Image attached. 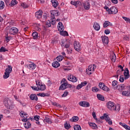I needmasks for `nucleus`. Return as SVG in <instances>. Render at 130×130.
I'll list each match as a JSON object with an SVG mask.
<instances>
[{
  "instance_id": "nucleus-36",
  "label": "nucleus",
  "mask_w": 130,
  "mask_h": 130,
  "mask_svg": "<svg viewBox=\"0 0 130 130\" xmlns=\"http://www.w3.org/2000/svg\"><path fill=\"white\" fill-rule=\"evenodd\" d=\"M5 8V2L0 1V10H3Z\"/></svg>"
},
{
  "instance_id": "nucleus-13",
  "label": "nucleus",
  "mask_w": 130,
  "mask_h": 130,
  "mask_svg": "<svg viewBox=\"0 0 130 130\" xmlns=\"http://www.w3.org/2000/svg\"><path fill=\"white\" fill-rule=\"evenodd\" d=\"M102 40L103 43L104 45H107L109 42L108 37L107 36H102Z\"/></svg>"
},
{
  "instance_id": "nucleus-2",
  "label": "nucleus",
  "mask_w": 130,
  "mask_h": 130,
  "mask_svg": "<svg viewBox=\"0 0 130 130\" xmlns=\"http://www.w3.org/2000/svg\"><path fill=\"white\" fill-rule=\"evenodd\" d=\"M107 107L108 108V109H110V110H116V108L118 107L117 110H120V105H118L117 106L115 105V104H114L113 102H109L107 104Z\"/></svg>"
},
{
  "instance_id": "nucleus-12",
  "label": "nucleus",
  "mask_w": 130,
  "mask_h": 130,
  "mask_svg": "<svg viewBox=\"0 0 130 130\" xmlns=\"http://www.w3.org/2000/svg\"><path fill=\"white\" fill-rule=\"evenodd\" d=\"M79 105L80 106H82V107H90V103L86 101L80 102Z\"/></svg>"
},
{
  "instance_id": "nucleus-20",
  "label": "nucleus",
  "mask_w": 130,
  "mask_h": 130,
  "mask_svg": "<svg viewBox=\"0 0 130 130\" xmlns=\"http://www.w3.org/2000/svg\"><path fill=\"white\" fill-rule=\"evenodd\" d=\"M84 8L85 10H90V3L88 2H84Z\"/></svg>"
},
{
  "instance_id": "nucleus-46",
  "label": "nucleus",
  "mask_w": 130,
  "mask_h": 130,
  "mask_svg": "<svg viewBox=\"0 0 130 130\" xmlns=\"http://www.w3.org/2000/svg\"><path fill=\"white\" fill-rule=\"evenodd\" d=\"M73 121L74 122H76V121H78L79 120V117L78 116H74L72 118Z\"/></svg>"
},
{
  "instance_id": "nucleus-4",
  "label": "nucleus",
  "mask_w": 130,
  "mask_h": 130,
  "mask_svg": "<svg viewBox=\"0 0 130 130\" xmlns=\"http://www.w3.org/2000/svg\"><path fill=\"white\" fill-rule=\"evenodd\" d=\"M3 104L6 107L7 109H11V106L12 105V102L10 99L6 98L3 100Z\"/></svg>"
},
{
  "instance_id": "nucleus-60",
  "label": "nucleus",
  "mask_w": 130,
  "mask_h": 130,
  "mask_svg": "<svg viewBox=\"0 0 130 130\" xmlns=\"http://www.w3.org/2000/svg\"><path fill=\"white\" fill-rule=\"evenodd\" d=\"M105 33L106 34V35H108L110 33V30L109 29H106L105 30Z\"/></svg>"
},
{
  "instance_id": "nucleus-24",
  "label": "nucleus",
  "mask_w": 130,
  "mask_h": 130,
  "mask_svg": "<svg viewBox=\"0 0 130 130\" xmlns=\"http://www.w3.org/2000/svg\"><path fill=\"white\" fill-rule=\"evenodd\" d=\"M31 100H36V101H38V97L35 94H31L29 96Z\"/></svg>"
},
{
  "instance_id": "nucleus-54",
  "label": "nucleus",
  "mask_w": 130,
  "mask_h": 130,
  "mask_svg": "<svg viewBox=\"0 0 130 130\" xmlns=\"http://www.w3.org/2000/svg\"><path fill=\"white\" fill-rule=\"evenodd\" d=\"M17 4H18V3L17 2V1L12 0V3H11V5L12 6H15V5H17Z\"/></svg>"
},
{
  "instance_id": "nucleus-3",
  "label": "nucleus",
  "mask_w": 130,
  "mask_h": 130,
  "mask_svg": "<svg viewBox=\"0 0 130 130\" xmlns=\"http://www.w3.org/2000/svg\"><path fill=\"white\" fill-rule=\"evenodd\" d=\"M105 10H106L107 12H108L109 15H115V14H117L118 11L117 10V8L115 7H112L110 9L107 6L104 7Z\"/></svg>"
},
{
  "instance_id": "nucleus-25",
  "label": "nucleus",
  "mask_w": 130,
  "mask_h": 130,
  "mask_svg": "<svg viewBox=\"0 0 130 130\" xmlns=\"http://www.w3.org/2000/svg\"><path fill=\"white\" fill-rule=\"evenodd\" d=\"M51 2L53 5L54 8H56L58 6V2L56 0H51Z\"/></svg>"
},
{
  "instance_id": "nucleus-17",
  "label": "nucleus",
  "mask_w": 130,
  "mask_h": 130,
  "mask_svg": "<svg viewBox=\"0 0 130 130\" xmlns=\"http://www.w3.org/2000/svg\"><path fill=\"white\" fill-rule=\"evenodd\" d=\"M42 14H43V12H42V10H39L37 12H36V17L37 18V19H41L42 17Z\"/></svg>"
},
{
  "instance_id": "nucleus-49",
  "label": "nucleus",
  "mask_w": 130,
  "mask_h": 130,
  "mask_svg": "<svg viewBox=\"0 0 130 130\" xmlns=\"http://www.w3.org/2000/svg\"><path fill=\"white\" fill-rule=\"evenodd\" d=\"M124 81V78L123 77V76H120L119 82H121V83H122Z\"/></svg>"
},
{
  "instance_id": "nucleus-52",
  "label": "nucleus",
  "mask_w": 130,
  "mask_h": 130,
  "mask_svg": "<svg viewBox=\"0 0 130 130\" xmlns=\"http://www.w3.org/2000/svg\"><path fill=\"white\" fill-rule=\"evenodd\" d=\"M123 127H124V128H125V129H126V130H130V127H129V126L127 125L126 124H125L124 125V126H123Z\"/></svg>"
},
{
  "instance_id": "nucleus-11",
  "label": "nucleus",
  "mask_w": 130,
  "mask_h": 130,
  "mask_svg": "<svg viewBox=\"0 0 130 130\" xmlns=\"http://www.w3.org/2000/svg\"><path fill=\"white\" fill-rule=\"evenodd\" d=\"M125 88H126V86L124 85V84H120L117 85L116 87H115L114 89L116 90V89H117L118 91L121 92V91H123Z\"/></svg>"
},
{
  "instance_id": "nucleus-59",
  "label": "nucleus",
  "mask_w": 130,
  "mask_h": 130,
  "mask_svg": "<svg viewBox=\"0 0 130 130\" xmlns=\"http://www.w3.org/2000/svg\"><path fill=\"white\" fill-rule=\"evenodd\" d=\"M92 115L94 119L97 120V118L96 117V113H95V112H92Z\"/></svg>"
},
{
  "instance_id": "nucleus-44",
  "label": "nucleus",
  "mask_w": 130,
  "mask_h": 130,
  "mask_svg": "<svg viewBox=\"0 0 130 130\" xmlns=\"http://www.w3.org/2000/svg\"><path fill=\"white\" fill-rule=\"evenodd\" d=\"M111 59L113 62H115V61L116 60V56L115 55V54L112 55Z\"/></svg>"
},
{
  "instance_id": "nucleus-7",
  "label": "nucleus",
  "mask_w": 130,
  "mask_h": 130,
  "mask_svg": "<svg viewBox=\"0 0 130 130\" xmlns=\"http://www.w3.org/2000/svg\"><path fill=\"white\" fill-rule=\"evenodd\" d=\"M68 80L69 81H70L71 82H73V83H76L78 81V78L76 77L75 76H74V75L72 74H70L68 77H67Z\"/></svg>"
},
{
  "instance_id": "nucleus-39",
  "label": "nucleus",
  "mask_w": 130,
  "mask_h": 130,
  "mask_svg": "<svg viewBox=\"0 0 130 130\" xmlns=\"http://www.w3.org/2000/svg\"><path fill=\"white\" fill-rule=\"evenodd\" d=\"M27 115V114H24V117H23L24 119H22V121L23 122H27V121H28V120H29V119L27 118L28 117Z\"/></svg>"
},
{
  "instance_id": "nucleus-19",
  "label": "nucleus",
  "mask_w": 130,
  "mask_h": 130,
  "mask_svg": "<svg viewBox=\"0 0 130 130\" xmlns=\"http://www.w3.org/2000/svg\"><path fill=\"white\" fill-rule=\"evenodd\" d=\"M93 27L96 31H99L100 30V25L97 22H94L93 23Z\"/></svg>"
},
{
  "instance_id": "nucleus-33",
  "label": "nucleus",
  "mask_w": 130,
  "mask_h": 130,
  "mask_svg": "<svg viewBox=\"0 0 130 130\" xmlns=\"http://www.w3.org/2000/svg\"><path fill=\"white\" fill-rule=\"evenodd\" d=\"M46 89V86L45 84H42L41 86L39 87V90L44 91Z\"/></svg>"
},
{
  "instance_id": "nucleus-30",
  "label": "nucleus",
  "mask_w": 130,
  "mask_h": 130,
  "mask_svg": "<svg viewBox=\"0 0 130 130\" xmlns=\"http://www.w3.org/2000/svg\"><path fill=\"white\" fill-rule=\"evenodd\" d=\"M24 125L25 128H30L31 127V123L30 122H26Z\"/></svg>"
},
{
  "instance_id": "nucleus-32",
  "label": "nucleus",
  "mask_w": 130,
  "mask_h": 130,
  "mask_svg": "<svg viewBox=\"0 0 130 130\" xmlns=\"http://www.w3.org/2000/svg\"><path fill=\"white\" fill-rule=\"evenodd\" d=\"M21 7H22V8H23L24 9H28V7H29V5L27 4L26 3H22L21 4Z\"/></svg>"
},
{
  "instance_id": "nucleus-14",
  "label": "nucleus",
  "mask_w": 130,
  "mask_h": 130,
  "mask_svg": "<svg viewBox=\"0 0 130 130\" xmlns=\"http://www.w3.org/2000/svg\"><path fill=\"white\" fill-rule=\"evenodd\" d=\"M88 84V82L87 81H84L83 82H81L80 84H78L77 86V90H80L81 88H83V87H85L87 84Z\"/></svg>"
},
{
  "instance_id": "nucleus-31",
  "label": "nucleus",
  "mask_w": 130,
  "mask_h": 130,
  "mask_svg": "<svg viewBox=\"0 0 130 130\" xmlns=\"http://www.w3.org/2000/svg\"><path fill=\"white\" fill-rule=\"evenodd\" d=\"M60 34L62 35V36H69V34L67 31H60Z\"/></svg>"
},
{
  "instance_id": "nucleus-6",
  "label": "nucleus",
  "mask_w": 130,
  "mask_h": 130,
  "mask_svg": "<svg viewBox=\"0 0 130 130\" xmlns=\"http://www.w3.org/2000/svg\"><path fill=\"white\" fill-rule=\"evenodd\" d=\"M95 64L90 65L88 66L87 69H86V73L87 75H91V74H93L95 71V69H96V67L94 66Z\"/></svg>"
},
{
  "instance_id": "nucleus-41",
  "label": "nucleus",
  "mask_w": 130,
  "mask_h": 130,
  "mask_svg": "<svg viewBox=\"0 0 130 130\" xmlns=\"http://www.w3.org/2000/svg\"><path fill=\"white\" fill-rule=\"evenodd\" d=\"M64 127L66 129H70V128H71V125L66 122V123L64 124Z\"/></svg>"
},
{
  "instance_id": "nucleus-28",
  "label": "nucleus",
  "mask_w": 130,
  "mask_h": 130,
  "mask_svg": "<svg viewBox=\"0 0 130 130\" xmlns=\"http://www.w3.org/2000/svg\"><path fill=\"white\" fill-rule=\"evenodd\" d=\"M89 124L93 129H97V128H98L97 125L95 123H89Z\"/></svg>"
},
{
  "instance_id": "nucleus-29",
  "label": "nucleus",
  "mask_w": 130,
  "mask_h": 130,
  "mask_svg": "<svg viewBox=\"0 0 130 130\" xmlns=\"http://www.w3.org/2000/svg\"><path fill=\"white\" fill-rule=\"evenodd\" d=\"M122 95L123 96H130V91H124L122 92Z\"/></svg>"
},
{
  "instance_id": "nucleus-57",
  "label": "nucleus",
  "mask_w": 130,
  "mask_h": 130,
  "mask_svg": "<svg viewBox=\"0 0 130 130\" xmlns=\"http://www.w3.org/2000/svg\"><path fill=\"white\" fill-rule=\"evenodd\" d=\"M82 4L81 3V2L80 1H77L76 2V7H78V6H81Z\"/></svg>"
},
{
  "instance_id": "nucleus-48",
  "label": "nucleus",
  "mask_w": 130,
  "mask_h": 130,
  "mask_svg": "<svg viewBox=\"0 0 130 130\" xmlns=\"http://www.w3.org/2000/svg\"><path fill=\"white\" fill-rule=\"evenodd\" d=\"M69 95V91H65L63 93V94L62 95V97H67Z\"/></svg>"
},
{
  "instance_id": "nucleus-45",
  "label": "nucleus",
  "mask_w": 130,
  "mask_h": 130,
  "mask_svg": "<svg viewBox=\"0 0 130 130\" xmlns=\"http://www.w3.org/2000/svg\"><path fill=\"white\" fill-rule=\"evenodd\" d=\"M8 51V49H6L5 47H2L0 49V52H6Z\"/></svg>"
},
{
  "instance_id": "nucleus-50",
  "label": "nucleus",
  "mask_w": 130,
  "mask_h": 130,
  "mask_svg": "<svg viewBox=\"0 0 130 130\" xmlns=\"http://www.w3.org/2000/svg\"><path fill=\"white\" fill-rule=\"evenodd\" d=\"M31 88L32 90H34V91H39V87H36V86H31Z\"/></svg>"
},
{
  "instance_id": "nucleus-64",
  "label": "nucleus",
  "mask_w": 130,
  "mask_h": 130,
  "mask_svg": "<svg viewBox=\"0 0 130 130\" xmlns=\"http://www.w3.org/2000/svg\"><path fill=\"white\" fill-rule=\"evenodd\" d=\"M70 47V43L66 44L64 46L65 48H69Z\"/></svg>"
},
{
  "instance_id": "nucleus-26",
  "label": "nucleus",
  "mask_w": 130,
  "mask_h": 130,
  "mask_svg": "<svg viewBox=\"0 0 130 130\" xmlns=\"http://www.w3.org/2000/svg\"><path fill=\"white\" fill-rule=\"evenodd\" d=\"M52 66L53 68H57L60 66V64H59L58 62L56 61L53 62L52 64Z\"/></svg>"
},
{
  "instance_id": "nucleus-58",
  "label": "nucleus",
  "mask_w": 130,
  "mask_h": 130,
  "mask_svg": "<svg viewBox=\"0 0 130 130\" xmlns=\"http://www.w3.org/2000/svg\"><path fill=\"white\" fill-rule=\"evenodd\" d=\"M20 115L21 116V117H25V114H24V112L23 111H21L20 112Z\"/></svg>"
},
{
  "instance_id": "nucleus-63",
  "label": "nucleus",
  "mask_w": 130,
  "mask_h": 130,
  "mask_svg": "<svg viewBox=\"0 0 130 130\" xmlns=\"http://www.w3.org/2000/svg\"><path fill=\"white\" fill-rule=\"evenodd\" d=\"M111 2L113 4H117V3H118V1L117 0H111Z\"/></svg>"
},
{
  "instance_id": "nucleus-35",
  "label": "nucleus",
  "mask_w": 130,
  "mask_h": 130,
  "mask_svg": "<svg viewBox=\"0 0 130 130\" xmlns=\"http://www.w3.org/2000/svg\"><path fill=\"white\" fill-rule=\"evenodd\" d=\"M74 130H82V128H81V126L80 125H75L74 126Z\"/></svg>"
},
{
  "instance_id": "nucleus-21",
  "label": "nucleus",
  "mask_w": 130,
  "mask_h": 130,
  "mask_svg": "<svg viewBox=\"0 0 130 130\" xmlns=\"http://www.w3.org/2000/svg\"><path fill=\"white\" fill-rule=\"evenodd\" d=\"M26 67L28 69H29V70H34L36 68V65L34 63H31V64L26 65Z\"/></svg>"
},
{
  "instance_id": "nucleus-10",
  "label": "nucleus",
  "mask_w": 130,
  "mask_h": 130,
  "mask_svg": "<svg viewBox=\"0 0 130 130\" xmlns=\"http://www.w3.org/2000/svg\"><path fill=\"white\" fill-rule=\"evenodd\" d=\"M99 87L100 88V89H102V90L104 91H106L107 92H108V91L110 90L109 88L107 87V86H106L103 83L100 82L99 84Z\"/></svg>"
},
{
  "instance_id": "nucleus-40",
  "label": "nucleus",
  "mask_w": 130,
  "mask_h": 130,
  "mask_svg": "<svg viewBox=\"0 0 130 130\" xmlns=\"http://www.w3.org/2000/svg\"><path fill=\"white\" fill-rule=\"evenodd\" d=\"M36 85H37V87H39L42 85V82H41V81H40L39 80H38L36 81Z\"/></svg>"
},
{
  "instance_id": "nucleus-56",
  "label": "nucleus",
  "mask_w": 130,
  "mask_h": 130,
  "mask_svg": "<svg viewBox=\"0 0 130 130\" xmlns=\"http://www.w3.org/2000/svg\"><path fill=\"white\" fill-rule=\"evenodd\" d=\"M116 85H117V81H113L112 82V86L113 87H115V86H116Z\"/></svg>"
},
{
  "instance_id": "nucleus-51",
  "label": "nucleus",
  "mask_w": 130,
  "mask_h": 130,
  "mask_svg": "<svg viewBox=\"0 0 130 130\" xmlns=\"http://www.w3.org/2000/svg\"><path fill=\"white\" fill-rule=\"evenodd\" d=\"M11 39V37H8V36L6 37V41H7V42H9Z\"/></svg>"
},
{
  "instance_id": "nucleus-62",
  "label": "nucleus",
  "mask_w": 130,
  "mask_h": 130,
  "mask_svg": "<svg viewBox=\"0 0 130 130\" xmlns=\"http://www.w3.org/2000/svg\"><path fill=\"white\" fill-rule=\"evenodd\" d=\"M71 5H73V6H76V1H72L71 2Z\"/></svg>"
},
{
  "instance_id": "nucleus-15",
  "label": "nucleus",
  "mask_w": 130,
  "mask_h": 130,
  "mask_svg": "<svg viewBox=\"0 0 130 130\" xmlns=\"http://www.w3.org/2000/svg\"><path fill=\"white\" fill-rule=\"evenodd\" d=\"M124 79L127 80L129 78V71H128V69L126 68L124 71Z\"/></svg>"
},
{
  "instance_id": "nucleus-47",
  "label": "nucleus",
  "mask_w": 130,
  "mask_h": 130,
  "mask_svg": "<svg viewBox=\"0 0 130 130\" xmlns=\"http://www.w3.org/2000/svg\"><path fill=\"white\" fill-rule=\"evenodd\" d=\"M92 92H98V91H99V88L96 87H92Z\"/></svg>"
},
{
  "instance_id": "nucleus-1",
  "label": "nucleus",
  "mask_w": 130,
  "mask_h": 130,
  "mask_svg": "<svg viewBox=\"0 0 130 130\" xmlns=\"http://www.w3.org/2000/svg\"><path fill=\"white\" fill-rule=\"evenodd\" d=\"M61 85L59 87V90H66L72 88V84H69L67 80L63 78L61 81Z\"/></svg>"
},
{
  "instance_id": "nucleus-18",
  "label": "nucleus",
  "mask_w": 130,
  "mask_h": 130,
  "mask_svg": "<svg viewBox=\"0 0 130 130\" xmlns=\"http://www.w3.org/2000/svg\"><path fill=\"white\" fill-rule=\"evenodd\" d=\"M57 28L58 29V31H63L64 30V28H63V24H62V22H59L57 26Z\"/></svg>"
},
{
  "instance_id": "nucleus-38",
  "label": "nucleus",
  "mask_w": 130,
  "mask_h": 130,
  "mask_svg": "<svg viewBox=\"0 0 130 130\" xmlns=\"http://www.w3.org/2000/svg\"><path fill=\"white\" fill-rule=\"evenodd\" d=\"M45 25L47 28H49V27L51 26V22L50 20H47L46 22Z\"/></svg>"
},
{
  "instance_id": "nucleus-16",
  "label": "nucleus",
  "mask_w": 130,
  "mask_h": 130,
  "mask_svg": "<svg viewBox=\"0 0 130 130\" xmlns=\"http://www.w3.org/2000/svg\"><path fill=\"white\" fill-rule=\"evenodd\" d=\"M51 17L55 18V16L56 17H57V16H59V12H58V11L53 10L51 11Z\"/></svg>"
},
{
  "instance_id": "nucleus-55",
  "label": "nucleus",
  "mask_w": 130,
  "mask_h": 130,
  "mask_svg": "<svg viewBox=\"0 0 130 130\" xmlns=\"http://www.w3.org/2000/svg\"><path fill=\"white\" fill-rule=\"evenodd\" d=\"M39 118H40V116L38 115H36L34 117L35 120H36V121H38V120H39Z\"/></svg>"
},
{
  "instance_id": "nucleus-61",
  "label": "nucleus",
  "mask_w": 130,
  "mask_h": 130,
  "mask_svg": "<svg viewBox=\"0 0 130 130\" xmlns=\"http://www.w3.org/2000/svg\"><path fill=\"white\" fill-rule=\"evenodd\" d=\"M4 2L7 6H9V5H10V0H4Z\"/></svg>"
},
{
  "instance_id": "nucleus-42",
  "label": "nucleus",
  "mask_w": 130,
  "mask_h": 130,
  "mask_svg": "<svg viewBox=\"0 0 130 130\" xmlns=\"http://www.w3.org/2000/svg\"><path fill=\"white\" fill-rule=\"evenodd\" d=\"M56 58L58 61H61V60L63 59V56L62 55H59L56 57Z\"/></svg>"
},
{
  "instance_id": "nucleus-37",
  "label": "nucleus",
  "mask_w": 130,
  "mask_h": 130,
  "mask_svg": "<svg viewBox=\"0 0 130 130\" xmlns=\"http://www.w3.org/2000/svg\"><path fill=\"white\" fill-rule=\"evenodd\" d=\"M51 22L52 25H53V26H54L56 23L55 17H51Z\"/></svg>"
},
{
  "instance_id": "nucleus-8",
  "label": "nucleus",
  "mask_w": 130,
  "mask_h": 130,
  "mask_svg": "<svg viewBox=\"0 0 130 130\" xmlns=\"http://www.w3.org/2000/svg\"><path fill=\"white\" fill-rule=\"evenodd\" d=\"M19 32V29L17 27H12L9 29V34L11 35H16Z\"/></svg>"
},
{
  "instance_id": "nucleus-5",
  "label": "nucleus",
  "mask_w": 130,
  "mask_h": 130,
  "mask_svg": "<svg viewBox=\"0 0 130 130\" xmlns=\"http://www.w3.org/2000/svg\"><path fill=\"white\" fill-rule=\"evenodd\" d=\"M12 66H8V68L5 70V75H4V79H8L10 77V74L12 73Z\"/></svg>"
},
{
  "instance_id": "nucleus-43",
  "label": "nucleus",
  "mask_w": 130,
  "mask_h": 130,
  "mask_svg": "<svg viewBox=\"0 0 130 130\" xmlns=\"http://www.w3.org/2000/svg\"><path fill=\"white\" fill-rule=\"evenodd\" d=\"M45 121H46V122H48V123H51V119H50V118H49V117H46L45 118Z\"/></svg>"
},
{
  "instance_id": "nucleus-34",
  "label": "nucleus",
  "mask_w": 130,
  "mask_h": 130,
  "mask_svg": "<svg viewBox=\"0 0 130 130\" xmlns=\"http://www.w3.org/2000/svg\"><path fill=\"white\" fill-rule=\"evenodd\" d=\"M97 97L99 100H101V101H104L105 100L104 96L101 94H97Z\"/></svg>"
},
{
  "instance_id": "nucleus-27",
  "label": "nucleus",
  "mask_w": 130,
  "mask_h": 130,
  "mask_svg": "<svg viewBox=\"0 0 130 130\" xmlns=\"http://www.w3.org/2000/svg\"><path fill=\"white\" fill-rule=\"evenodd\" d=\"M32 36L34 39H39V36H38V32H34L32 34Z\"/></svg>"
},
{
  "instance_id": "nucleus-9",
  "label": "nucleus",
  "mask_w": 130,
  "mask_h": 130,
  "mask_svg": "<svg viewBox=\"0 0 130 130\" xmlns=\"http://www.w3.org/2000/svg\"><path fill=\"white\" fill-rule=\"evenodd\" d=\"M74 46L75 50L78 52L81 51V44L79 42L75 41L74 43Z\"/></svg>"
},
{
  "instance_id": "nucleus-53",
  "label": "nucleus",
  "mask_w": 130,
  "mask_h": 130,
  "mask_svg": "<svg viewBox=\"0 0 130 130\" xmlns=\"http://www.w3.org/2000/svg\"><path fill=\"white\" fill-rule=\"evenodd\" d=\"M37 96H41V97H45L46 95L44 93H41L37 94Z\"/></svg>"
},
{
  "instance_id": "nucleus-22",
  "label": "nucleus",
  "mask_w": 130,
  "mask_h": 130,
  "mask_svg": "<svg viewBox=\"0 0 130 130\" xmlns=\"http://www.w3.org/2000/svg\"><path fill=\"white\" fill-rule=\"evenodd\" d=\"M105 119L106 120V121L107 122H108V123H109V124H110V125H111V124H112V121L111 120V119H110L109 116H108V115H107V114L106 115Z\"/></svg>"
},
{
  "instance_id": "nucleus-23",
  "label": "nucleus",
  "mask_w": 130,
  "mask_h": 130,
  "mask_svg": "<svg viewBox=\"0 0 130 130\" xmlns=\"http://www.w3.org/2000/svg\"><path fill=\"white\" fill-rule=\"evenodd\" d=\"M108 26H112V23H110V22L108 21H106L103 24L104 28H107Z\"/></svg>"
}]
</instances>
